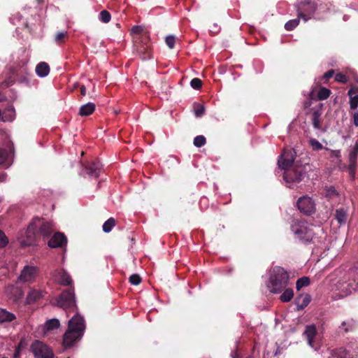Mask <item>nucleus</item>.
Returning <instances> with one entry per match:
<instances>
[{
    "label": "nucleus",
    "instance_id": "19",
    "mask_svg": "<svg viewBox=\"0 0 358 358\" xmlns=\"http://www.w3.org/2000/svg\"><path fill=\"white\" fill-rule=\"evenodd\" d=\"M96 106L94 103L89 102L82 105L79 109V115L86 117L92 115L95 110Z\"/></svg>",
    "mask_w": 358,
    "mask_h": 358
},
{
    "label": "nucleus",
    "instance_id": "33",
    "mask_svg": "<svg viewBox=\"0 0 358 358\" xmlns=\"http://www.w3.org/2000/svg\"><path fill=\"white\" fill-rule=\"evenodd\" d=\"M310 285V279L308 277L303 276L299 278L296 282V287L297 290H300L302 287H306Z\"/></svg>",
    "mask_w": 358,
    "mask_h": 358
},
{
    "label": "nucleus",
    "instance_id": "44",
    "mask_svg": "<svg viewBox=\"0 0 358 358\" xmlns=\"http://www.w3.org/2000/svg\"><path fill=\"white\" fill-rule=\"evenodd\" d=\"M310 145L314 150H320L323 148V145L317 140L312 138L309 141Z\"/></svg>",
    "mask_w": 358,
    "mask_h": 358
},
{
    "label": "nucleus",
    "instance_id": "32",
    "mask_svg": "<svg viewBox=\"0 0 358 358\" xmlns=\"http://www.w3.org/2000/svg\"><path fill=\"white\" fill-rule=\"evenodd\" d=\"M59 321L57 319L48 320L45 324L46 330L51 331L59 328Z\"/></svg>",
    "mask_w": 358,
    "mask_h": 358
},
{
    "label": "nucleus",
    "instance_id": "48",
    "mask_svg": "<svg viewBox=\"0 0 358 358\" xmlns=\"http://www.w3.org/2000/svg\"><path fill=\"white\" fill-rule=\"evenodd\" d=\"M357 165H348V169L350 176L354 179L355 178Z\"/></svg>",
    "mask_w": 358,
    "mask_h": 358
},
{
    "label": "nucleus",
    "instance_id": "10",
    "mask_svg": "<svg viewBox=\"0 0 358 358\" xmlns=\"http://www.w3.org/2000/svg\"><path fill=\"white\" fill-rule=\"evenodd\" d=\"M84 171L90 177L97 178L101 171V164L99 161L87 162L84 166Z\"/></svg>",
    "mask_w": 358,
    "mask_h": 358
},
{
    "label": "nucleus",
    "instance_id": "23",
    "mask_svg": "<svg viewBox=\"0 0 358 358\" xmlns=\"http://www.w3.org/2000/svg\"><path fill=\"white\" fill-rule=\"evenodd\" d=\"M136 50L138 55L141 57L142 59L143 60L150 59L152 57L151 50L147 45H142L139 47L137 46Z\"/></svg>",
    "mask_w": 358,
    "mask_h": 358
},
{
    "label": "nucleus",
    "instance_id": "13",
    "mask_svg": "<svg viewBox=\"0 0 358 358\" xmlns=\"http://www.w3.org/2000/svg\"><path fill=\"white\" fill-rule=\"evenodd\" d=\"M358 287V281L355 278H349L348 281L340 282V289L348 295L355 291Z\"/></svg>",
    "mask_w": 358,
    "mask_h": 358
},
{
    "label": "nucleus",
    "instance_id": "31",
    "mask_svg": "<svg viewBox=\"0 0 358 358\" xmlns=\"http://www.w3.org/2000/svg\"><path fill=\"white\" fill-rule=\"evenodd\" d=\"M116 221L113 217L108 219L103 224V231L105 233H109L112 229L115 226Z\"/></svg>",
    "mask_w": 358,
    "mask_h": 358
},
{
    "label": "nucleus",
    "instance_id": "28",
    "mask_svg": "<svg viewBox=\"0 0 358 358\" xmlns=\"http://www.w3.org/2000/svg\"><path fill=\"white\" fill-rule=\"evenodd\" d=\"M282 294L280 296V299L282 302H289L294 296V291L291 288H285L282 291Z\"/></svg>",
    "mask_w": 358,
    "mask_h": 358
},
{
    "label": "nucleus",
    "instance_id": "54",
    "mask_svg": "<svg viewBox=\"0 0 358 358\" xmlns=\"http://www.w3.org/2000/svg\"><path fill=\"white\" fill-rule=\"evenodd\" d=\"M312 100L310 98H308L307 100H306L303 103V107L304 108H308L311 106Z\"/></svg>",
    "mask_w": 358,
    "mask_h": 358
},
{
    "label": "nucleus",
    "instance_id": "1",
    "mask_svg": "<svg viewBox=\"0 0 358 358\" xmlns=\"http://www.w3.org/2000/svg\"><path fill=\"white\" fill-rule=\"evenodd\" d=\"M85 330L84 319L76 313L69 322V327L63 336L64 348H71L83 336Z\"/></svg>",
    "mask_w": 358,
    "mask_h": 358
},
{
    "label": "nucleus",
    "instance_id": "59",
    "mask_svg": "<svg viewBox=\"0 0 358 358\" xmlns=\"http://www.w3.org/2000/svg\"><path fill=\"white\" fill-rule=\"evenodd\" d=\"M247 358H251V357H247Z\"/></svg>",
    "mask_w": 358,
    "mask_h": 358
},
{
    "label": "nucleus",
    "instance_id": "51",
    "mask_svg": "<svg viewBox=\"0 0 358 358\" xmlns=\"http://www.w3.org/2000/svg\"><path fill=\"white\" fill-rule=\"evenodd\" d=\"M13 83H14V80L12 79V78H8V79L5 80L1 83V86L2 87H8L9 86L13 85Z\"/></svg>",
    "mask_w": 358,
    "mask_h": 358
},
{
    "label": "nucleus",
    "instance_id": "17",
    "mask_svg": "<svg viewBox=\"0 0 358 358\" xmlns=\"http://www.w3.org/2000/svg\"><path fill=\"white\" fill-rule=\"evenodd\" d=\"M348 95L350 97V109L356 110L358 107V87H351L348 92Z\"/></svg>",
    "mask_w": 358,
    "mask_h": 358
},
{
    "label": "nucleus",
    "instance_id": "45",
    "mask_svg": "<svg viewBox=\"0 0 358 358\" xmlns=\"http://www.w3.org/2000/svg\"><path fill=\"white\" fill-rule=\"evenodd\" d=\"M335 80L338 83L345 84L348 81V79L345 74H343L342 73H336L335 76Z\"/></svg>",
    "mask_w": 358,
    "mask_h": 358
},
{
    "label": "nucleus",
    "instance_id": "24",
    "mask_svg": "<svg viewBox=\"0 0 358 358\" xmlns=\"http://www.w3.org/2000/svg\"><path fill=\"white\" fill-rule=\"evenodd\" d=\"M358 157V143H356L349 152L348 160L349 165H357V160Z\"/></svg>",
    "mask_w": 358,
    "mask_h": 358
},
{
    "label": "nucleus",
    "instance_id": "4",
    "mask_svg": "<svg viewBox=\"0 0 358 358\" xmlns=\"http://www.w3.org/2000/svg\"><path fill=\"white\" fill-rule=\"evenodd\" d=\"M56 301L57 306L63 308L66 311H77L78 308L76 303V297L73 287H70L64 290L57 298Z\"/></svg>",
    "mask_w": 358,
    "mask_h": 358
},
{
    "label": "nucleus",
    "instance_id": "49",
    "mask_svg": "<svg viewBox=\"0 0 358 358\" xmlns=\"http://www.w3.org/2000/svg\"><path fill=\"white\" fill-rule=\"evenodd\" d=\"M7 152L3 150H0V164H3L7 159Z\"/></svg>",
    "mask_w": 358,
    "mask_h": 358
},
{
    "label": "nucleus",
    "instance_id": "50",
    "mask_svg": "<svg viewBox=\"0 0 358 358\" xmlns=\"http://www.w3.org/2000/svg\"><path fill=\"white\" fill-rule=\"evenodd\" d=\"M143 31L141 26L136 25L131 28V32L136 34H140Z\"/></svg>",
    "mask_w": 358,
    "mask_h": 358
},
{
    "label": "nucleus",
    "instance_id": "46",
    "mask_svg": "<svg viewBox=\"0 0 358 358\" xmlns=\"http://www.w3.org/2000/svg\"><path fill=\"white\" fill-rule=\"evenodd\" d=\"M8 243V238L5 234L0 230V248H4Z\"/></svg>",
    "mask_w": 358,
    "mask_h": 358
},
{
    "label": "nucleus",
    "instance_id": "52",
    "mask_svg": "<svg viewBox=\"0 0 358 358\" xmlns=\"http://www.w3.org/2000/svg\"><path fill=\"white\" fill-rule=\"evenodd\" d=\"M334 75V71L333 69H331L328 71H327L324 75H323V78L325 79V80H329V78H332Z\"/></svg>",
    "mask_w": 358,
    "mask_h": 358
},
{
    "label": "nucleus",
    "instance_id": "7",
    "mask_svg": "<svg viewBox=\"0 0 358 358\" xmlns=\"http://www.w3.org/2000/svg\"><path fill=\"white\" fill-rule=\"evenodd\" d=\"M30 349L35 358H54L55 357L52 349L38 340H36L31 343Z\"/></svg>",
    "mask_w": 358,
    "mask_h": 358
},
{
    "label": "nucleus",
    "instance_id": "6",
    "mask_svg": "<svg viewBox=\"0 0 358 358\" xmlns=\"http://www.w3.org/2000/svg\"><path fill=\"white\" fill-rule=\"evenodd\" d=\"M317 8L316 2L312 0H304L301 1L297 7V13L299 18L303 19L307 22L311 18Z\"/></svg>",
    "mask_w": 358,
    "mask_h": 358
},
{
    "label": "nucleus",
    "instance_id": "38",
    "mask_svg": "<svg viewBox=\"0 0 358 358\" xmlns=\"http://www.w3.org/2000/svg\"><path fill=\"white\" fill-rule=\"evenodd\" d=\"M111 19L110 13L106 10H101L99 13V20L103 23H108Z\"/></svg>",
    "mask_w": 358,
    "mask_h": 358
},
{
    "label": "nucleus",
    "instance_id": "15",
    "mask_svg": "<svg viewBox=\"0 0 358 358\" xmlns=\"http://www.w3.org/2000/svg\"><path fill=\"white\" fill-rule=\"evenodd\" d=\"M311 297L308 294H299L295 300L294 303L296 306L297 310H301L304 309L310 302Z\"/></svg>",
    "mask_w": 358,
    "mask_h": 358
},
{
    "label": "nucleus",
    "instance_id": "30",
    "mask_svg": "<svg viewBox=\"0 0 358 358\" xmlns=\"http://www.w3.org/2000/svg\"><path fill=\"white\" fill-rule=\"evenodd\" d=\"M320 116H321V113L319 110H315L313 113L312 122H313V125L315 129H321Z\"/></svg>",
    "mask_w": 358,
    "mask_h": 358
},
{
    "label": "nucleus",
    "instance_id": "39",
    "mask_svg": "<svg viewBox=\"0 0 358 358\" xmlns=\"http://www.w3.org/2000/svg\"><path fill=\"white\" fill-rule=\"evenodd\" d=\"M206 139L202 135L196 136L194 139V145L197 148H201L203 146L206 144Z\"/></svg>",
    "mask_w": 358,
    "mask_h": 358
},
{
    "label": "nucleus",
    "instance_id": "53",
    "mask_svg": "<svg viewBox=\"0 0 358 358\" xmlns=\"http://www.w3.org/2000/svg\"><path fill=\"white\" fill-rule=\"evenodd\" d=\"M341 151L339 150H331V157H336V158H340L341 157Z\"/></svg>",
    "mask_w": 358,
    "mask_h": 358
},
{
    "label": "nucleus",
    "instance_id": "41",
    "mask_svg": "<svg viewBox=\"0 0 358 358\" xmlns=\"http://www.w3.org/2000/svg\"><path fill=\"white\" fill-rule=\"evenodd\" d=\"M142 281L141 277L138 274H132L129 278V282L133 285H138Z\"/></svg>",
    "mask_w": 358,
    "mask_h": 358
},
{
    "label": "nucleus",
    "instance_id": "26",
    "mask_svg": "<svg viewBox=\"0 0 358 358\" xmlns=\"http://www.w3.org/2000/svg\"><path fill=\"white\" fill-rule=\"evenodd\" d=\"M59 280L60 284L64 286H69L72 283L71 275L65 271H61L59 273Z\"/></svg>",
    "mask_w": 358,
    "mask_h": 358
},
{
    "label": "nucleus",
    "instance_id": "21",
    "mask_svg": "<svg viewBox=\"0 0 358 358\" xmlns=\"http://www.w3.org/2000/svg\"><path fill=\"white\" fill-rule=\"evenodd\" d=\"M50 66L48 63L41 62L36 67V73L39 77H45L50 73Z\"/></svg>",
    "mask_w": 358,
    "mask_h": 358
},
{
    "label": "nucleus",
    "instance_id": "14",
    "mask_svg": "<svg viewBox=\"0 0 358 358\" xmlns=\"http://www.w3.org/2000/svg\"><path fill=\"white\" fill-rule=\"evenodd\" d=\"M334 216L340 226L345 225L348 218V208L345 207L336 208Z\"/></svg>",
    "mask_w": 358,
    "mask_h": 358
},
{
    "label": "nucleus",
    "instance_id": "36",
    "mask_svg": "<svg viewBox=\"0 0 358 358\" xmlns=\"http://www.w3.org/2000/svg\"><path fill=\"white\" fill-rule=\"evenodd\" d=\"M299 18L293 19L291 20H289L285 24V29L287 31H292L295 27H296L299 25Z\"/></svg>",
    "mask_w": 358,
    "mask_h": 358
},
{
    "label": "nucleus",
    "instance_id": "55",
    "mask_svg": "<svg viewBox=\"0 0 358 358\" xmlns=\"http://www.w3.org/2000/svg\"><path fill=\"white\" fill-rule=\"evenodd\" d=\"M353 124L358 127V112H356L353 115Z\"/></svg>",
    "mask_w": 358,
    "mask_h": 358
},
{
    "label": "nucleus",
    "instance_id": "11",
    "mask_svg": "<svg viewBox=\"0 0 358 358\" xmlns=\"http://www.w3.org/2000/svg\"><path fill=\"white\" fill-rule=\"evenodd\" d=\"M66 243L67 238L66 236L61 232L55 233L48 243V246L52 248H62L66 245Z\"/></svg>",
    "mask_w": 358,
    "mask_h": 358
},
{
    "label": "nucleus",
    "instance_id": "22",
    "mask_svg": "<svg viewBox=\"0 0 358 358\" xmlns=\"http://www.w3.org/2000/svg\"><path fill=\"white\" fill-rule=\"evenodd\" d=\"M16 319V316L3 308H0V324L10 322Z\"/></svg>",
    "mask_w": 358,
    "mask_h": 358
},
{
    "label": "nucleus",
    "instance_id": "42",
    "mask_svg": "<svg viewBox=\"0 0 358 358\" xmlns=\"http://www.w3.org/2000/svg\"><path fill=\"white\" fill-rule=\"evenodd\" d=\"M203 83L201 79L198 78H193L190 82L191 87L194 90H200L202 87Z\"/></svg>",
    "mask_w": 358,
    "mask_h": 358
},
{
    "label": "nucleus",
    "instance_id": "9",
    "mask_svg": "<svg viewBox=\"0 0 358 358\" xmlns=\"http://www.w3.org/2000/svg\"><path fill=\"white\" fill-rule=\"evenodd\" d=\"M296 153L294 149L289 148L284 149L280 159L278 161L279 168L281 169H286V168L294 166Z\"/></svg>",
    "mask_w": 358,
    "mask_h": 358
},
{
    "label": "nucleus",
    "instance_id": "18",
    "mask_svg": "<svg viewBox=\"0 0 358 358\" xmlns=\"http://www.w3.org/2000/svg\"><path fill=\"white\" fill-rule=\"evenodd\" d=\"M317 334V331L315 325H308L306 327L304 335L306 337L309 345L313 346L314 338Z\"/></svg>",
    "mask_w": 358,
    "mask_h": 358
},
{
    "label": "nucleus",
    "instance_id": "12",
    "mask_svg": "<svg viewBox=\"0 0 358 358\" xmlns=\"http://www.w3.org/2000/svg\"><path fill=\"white\" fill-rule=\"evenodd\" d=\"M36 267L25 266L19 276V280L24 282H31L36 277Z\"/></svg>",
    "mask_w": 358,
    "mask_h": 358
},
{
    "label": "nucleus",
    "instance_id": "20",
    "mask_svg": "<svg viewBox=\"0 0 358 358\" xmlns=\"http://www.w3.org/2000/svg\"><path fill=\"white\" fill-rule=\"evenodd\" d=\"M332 358H352V355L343 348H338L331 350Z\"/></svg>",
    "mask_w": 358,
    "mask_h": 358
},
{
    "label": "nucleus",
    "instance_id": "58",
    "mask_svg": "<svg viewBox=\"0 0 358 358\" xmlns=\"http://www.w3.org/2000/svg\"><path fill=\"white\" fill-rule=\"evenodd\" d=\"M34 225H36V224L34 223V224H31L29 227V229L30 230L31 229H34Z\"/></svg>",
    "mask_w": 358,
    "mask_h": 358
},
{
    "label": "nucleus",
    "instance_id": "29",
    "mask_svg": "<svg viewBox=\"0 0 358 358\" xmlns=\"http://www.w3.org/2000/svg\"><path fill=\"white\" fill-rule=\"evenodd\" d=\"M41 296H42V294L39 290H36V289L31 290L27 296V303H34L36 300L40 299Z\"/></svg>",
    "mask_w": 358,
    "mask_h": 358
},
{
    "label": "nucleus",
    "instance_id": "43",
    "mask_svg": "<svg viewBox=\"0 0 358 358\" xmlns=\"http://www.w3.org/2000/svg\"><path fill=\"white\" fill-rule=\"evenodd\" d=\"M325 195L328 198H333L334 196H338V193L334 187L331 186L326 188Z\"/></svg>",
    "mask_w": 358,
    "mask_h": 358
},
{
    "label": "nucleus",
    "instance_id": "34",
    "mask_svg": "<svg viewBox=\"0 0 358 358\" xmlns=\"http://www.w3.org/2000/svg\"><path fill=\"white\" fill-rule=\"evenodd\" d=\"M331 94V90L322 87L317 92V98L319 100H325L327 99Z\"/></svg>",
    "mask_w": 358,
    "mask_h": 358
},
{
    "label": "nucleus",
    "instance_id": "27",
    "mask_svg": "<svg viewBox=\"0 0 358 358\" xmlns=\"http://www.w3.org/2000/svg\"><path fill=\"white\" fill-rule=\"evenodd\" d=\"M15 117V110L13 107L7 108L1 115V120L3 122H11Z\"/></svg>",
    "mask_w": 358,
    "mask_h": 358
},
{
    "label": "nucleus",
    "instance_id": "3",
    "mask_svg": "<svg viewBox=\"0 0 358 358\" xmlns=\"http://www.w3.org/2000/svg\"><path fill=\"white\" fill-rule=\"evenodd\" d=\"M291 230L295 238L303 243H310L314 236L312 226L305 220H296L291 225Z\"/></svg>",
    "mask_w": 358,
    "mask_h": 358
},
{
    "label": "nucleus",
    "instance_id": "47",
    "mask_svg": "<svg viewBox=\"0 0 358 358\" xmlns=\"http://www.w3.org/2000/svg\"><path fill=\"white\" fill-rule=\"evenodd\" d=\"M22 348V341H20L15 348L13 358H18L20 356L21 350Z\"/></svg>",
    "mask_w": 358,
    "mask_h": 358
},
{
    "label": "nucleus",
    "instance_id": "35",
    "mask_svg": "<svg viewBox=\"0 0 358 358\" xmlns=\"http://www.w3.org/2000/svg\"><path fill=\"white\" fill-rule=\"evenodd\" d=\"M194 115L197 117L203 116L205 113V107L201 103H195L194 104Z\"/></svg>",
    "mask_w": 358,
    "mask_h": 358
},
{
    "label": "nucleus",
    "instance_id": "37",
    "mask_svg": "<svg viewBox=\"0 0 358 358\" xmlns=\"http://www.w3.org/2000/svg\"><path fill=\"white\" fill-rule=\"evenodd\" d=\"M68 38L67 31L59 32L56 34L55 41L57 44H62L65 42V40Z\"/></svg>",
    "mask_w": 358,
    "mask_h": 358
},
{
    "label": "nucleus",
    "instance_id": "5",
    "mask_svg": "<svg viewBox=\"0 0 358 358\" xmlns=\"http://www.w3.org/2000/svg\"><path fill=\"white\" fill-rule=\"evenodd\" d=\"M283 170V178L287 182H299L306 176V169L302 165L294 164Z\"/></svg>",
    "mask_w": 358,
    "mask_h": 358
},
{
    "label": "nucleus",
    "instance_id": "25",
    "mask_svg": "<svg viewBox=\"0 0 358 358\" xmlns=\"http://www.w3.org/2000/svg\"><path fill=\"white\" fill-rule=\"evenodd\" d=\"M357 327L356 322L352 320H348L347 321H344L341 323V325L339 327V329L341 330L343 328V331L345 333H348L350 331H354Z\"/></svg>",
    "mask_w": 358,
    "mask_h": 358
},
{
    "label": "nucleus",
    "instance_id": "56",
    "mask_svg": "<svg viewBox=\"0 0 358 358\" xmlns=\"http://www.w3.org/2000/svg\"><path fill=\"white\" fill-rule=\"evenodd\" d=\"M80 92L83 96L86 95V87L84 85L80 87Z\"/></svg>",
    "mask_w": 358,
    "mask_h": 358
},
{
    "label": "nucleus",
    "instance_id": "16",
    "mask_svg": "<svg viewBox=\"0 0 358 358\" xmlns=\"http://www.w3.org/2000/svg\"><path fill=\"white\" fill-rule=\"evenodd\" d=\"M53 231V225L51 222L42 221L38 229L37 234L43 236L49 237Z\"/></svg>",
    "mask_w": 358,
    "mask_h": 358
},
{
    "label": "nucleus",
    "instance_id": "8",
    "mask_svg": "<svg viewBox=\"0 0 358 358\" xmlns=\"http://www.w3.org/2000/svg\"><path fill=\"white\" fill-rule=\"evenodd\" d=\"M297 208L301 213L306 215H312L316 211V205L314 200L308 196H303L298 199Z\"/></svg>",
    "mask_w": 358,
    "mask_h": 358
},
{
    "label": "nucleus",
    "instance_id": "40",
    "mask_svg": "<svg viewBox=\"0 0 358 358\" xmlns=\"http://www.w3.org/2000/svg\"><path fill=\"white\" fill-rule=\"evenodd\" d=\"M176 37L173 35H169L165 38V43L170 49L175 47Z\"/></svg>",
    "mask_w": 358,
    "mask_h": 358
},
{
    "label": "nucleus",
    "instance_id": "2",
    "mask_svg": "<svg viewBox=\"0 0 358 358\" xmlns=\"http://www.w3.org/2000/svg\"><path fill=\"white\" fill-rule=\"evenodd\" d=\"M289 280L288 273L281 266H275L271 271L268 288L273 294H280L287 287Z\"/></svg>",
    "mask_w": 358,
    "mask_h": 358
},
{
    "label": "nucleus",
    "instance_id": "57",
    "mask_svg": "<svg viewBox=\"0 0 358 358\" xmlns=\"http://www.w3.org/2000/svg\"><path fill=\"white\" fill-rule=\"evenodd\" d=\"M6 178V174L3 172H0V182H4Z\"/></svg>",
    "mask_w": 358,
    "mask_h": 358
}]
</instances>
